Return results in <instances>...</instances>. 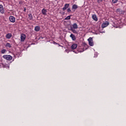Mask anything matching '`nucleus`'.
<instances>
[{"instance_id": "nucleus-1", "label": "nucleus", "mask_w": 126, "mask_h": 126, "mask_svg": "<svg viewBox=\"0 0 126 126\" xmlns=\"http://www.w3.org/2000/svg\"><path fill=\"white\" fill-rule=\"evenodd\" d=\"M2 58L6 61H11L12 60V57L11 55H5L3 56Z\"/></svg>"}, {"instance_id": "nucleus-10", "label": "nucleus", "mask_w": 126, "mask_h": 126, "mask_svg": "<svg viewBox=\"0 0 126 126\" xmlns=\"http://www.w3.org/2000/svg\"><path fill=\"white\" fill-rule=\"evenodd\" d=\"M5 37L6 39H10V38L12 37V34L10 33H8L5 35Z\"/></svg>"}, {"instance_id": "nucleus-15", "label": "nucleus", "mask_w": 126, "mask_h": 126, "mask_svg": "<svg viewBox=\"0 0 126 126\" xmlns=\"http://www.w3.org/2000/svg\"><path fill=\"white\" fill-rule=\"evenodd\" d=\"M70 38H71L72 40L73 41H75L76 38H75V35H74L73 34L71 33L70 35Z\"/></svg>"}, {"instance_id": "nucleus-19", "label": "nucleus", "mask_w": 126, "mask_h": 126, "mask_svg": "<svg viewBox=\"0 0 126 126\" xmlns=\"http://www.w3.org/2000/svg\"><path fill=\"white\" fill-rule=\"evenodd\" d=\"M1 54H5L6 53V50L5 49H2L1 50Z\"/></svg>"}, {"instance_id": "nucleus-16", "label": "nucleus", "mask_w": 126, "mask_h": 126, "mask_svg": "<svg viewBox=\"0 0 126 126\" xmlns=\"http://www.w3.org/2000/svg\"><path fill=\"white\" fill-rule=\"evenodd\" d=\"M28 15L30 20H32V19H33V16H32V14H29Z\"/></svg>"}, {"instance_id": "nucleus-5", "label": "nucleus", "mask_w": 126, "mask_h": 126, "mask_svg": "<svg viewBox=\"0 0 126 126\" xmlns=\"http://www.w3.org/2000/svg\"><path fill=\"white\" fill-rule=\"evenodd\" d=\"M9 19L10 21V22H12L13 23H14L15 22V17L12 16H10L9 17Z\"/></svg>"}, {"instance_id": "nucleus-25", "label": "nucleus", "mask_w": 126, "mask_h": 126, "mask_svg": "<svg viewBox=\"0 0 126 126\" xmlns=\"http://www.w3.org/2000/svg\"><path fill=\"white\" fill-rule=\"evenodd\" d=\"M71 31L73 33H76V31H75V30L71 29Z\"/></svg>"}, {"instance_id": "nucleus-6", "label": "nucleus", "mask_w": 126, "mask_h": 126, "mask_svg": "<svg viewBox=\"0 0 126 126\" xmlns=\"http://www.w3.org/2000/svg\"><path fill=\"white\" fill-rule=\"evenodd\" d=\"M108 25H109V22L106 21L102 24L101 25L102 28H105V27H107Z\"/></svg>"}, {"instance_id": "nucleus-24", "label": "nucleus", "mask_w": 126, "mask_h": 126, "mask_svg": "<svg viewBox=\"0 0 126 126\" xmlns=\"http://www.w3.org/2000/svg\"><path fill=\"white\" fill-rule=\"evenodd\" d=\"M102 1H103V0H97V2L98 3L102 2Z\"/></svg>"}, {"instance_id": "nucleus-14", "label": "nucleus", "mask_w": 126, "mask_h": 126, "mask_svg": "<svg viewBox=\"0 0 126 126\" xmlns=\"http://www.w3.org/2000/svg\"><path fill=\"white\" fill-rule=\"evenodd\" d=\"M40 28L39 26H36L34 28V31H36V32H38L40 31Z\"/></svg>"}, {"instance_id": "nucleus-11", "label": "nucleus", "mask_w": 126, "mask_h": 126, "mask_svg": "<svg viewBox=\"0 0 126 126\" xmlns=\"http://www.w3.org/2000/svg\"><path fill=\"white\" fill-rule=\"evenodd\" d=\"M78 8V6L76 4H74L72 6V9L74 10V11H75V9H77Z\"/></svg>"}, {"instance_id": "nucleus-3", "label": "nucleus", "mask_w": 126, "mask_h": 126, "mask_svg": "<svg viewBox=\"0 0 126 126\" xmlns=\"http://www.w3.org/2000/svg\"><path fill=\"white\" fill-rule=\"evenodd\" d=\"M84 51H85L84 48H83V47H80L78 48V52H75V53L78 54V53H82V52H84Z\"/></svg>"}, {"instance_id": "nucleus-26", "label": "nucleus", "mask_w": 126, "mask_h": 126, "mask_svg": "<svg viewBox=\"0 0 126 126\" xmlns=\"http://www.w3.org/2000/svg\"><path fill=\"white\" fill-rule=\"evenodd\" d=\"M24 11H26V8H24Z\"/></svg>"}, {"instance_id": "nucleus-12", "label": "nucleus", "mask_w": 126, "mask_h": 126, "mask_svg": "<svg viewBox=\"0 0 126 126\" xmlns=\"http://www.w3.org/2000/svg\"><path fill=\"white\" fill-rule=\"evenodd\" d=\"M71 48L72 50H75L76 48H77V44H73L71 45Z\"/></svg>"}, {"instance_id": "nucleus-18", "label": "nucleus", "mask_w": 126, "mask_h": 126, "mask_svg": "<svg viewBox=\"0 0 126 126\" xmlns=\"http://www.w3.org/2000/svg\"><path fill=\"white\" fill-rule=\"evenodd\" d=\"M5 47H7L8 48H11V45L9 43H7L5 45Z\"/></svg>"}, {"instance_id": "nucleus-28", "label": "nucleus", "mask_w": 126, "mask_h": 126, "mask_svg": "<svg viewBox=\"0 0 126 126\" xmlns=\"http://www.w3.org/2000/svg\"><path fill=\"white\" fill-rule=\"evenodd\" d=\"M1 1V0H0V2Z\"/></svg>"}, {"instance_id": "nucleus-21", "label": "nucleus", "mask_w": 126, "mask_h": 126, "mask_svg": "<svg viewBox=\"0 0 126 126\" xmlns=\"http://www.w3.org/2000/svg\"><path fill=\"white\" fill-rule=\"evenodd\" d=\"M118 0H112V3H116V2H118Z\"/></svg>"}, {"instance_id": "nucleus-7", "label": "nucleus", "mask_w": 126, "mask_h": 126, "mask_svg": "<svg viewBox=\"0 0 126 126\" xmlns=\"http://www.w3.org/2000/svg\"><path fill=\"white\" fill-rule=\"evenodd\" d=\"M0 12L1 14L4 13V8H3V6L1 4H0Z\"/></svg>"}, {"instance_id": "nucleus-13", "label": "nucleus", "mask_w": 126, "mask_h": 126, "mask_svg": "<svg viewBox=\"0 0 126 126\" xmlns=\"http://www.w3.org/2000/svg\"><path fill=\"white\" fill-rule=\"evenodd\" d=\"M41 13L43 15H47V10L46 9H43L41 10Z\"/></svg>"}, {"instance_id": "nucleus-20", "label": "nucleus", "mask_w": 126, "mask_h": 126, "mask_svg": "<svg viewBox=\"0 0 126 126\" xmlns=\"http://www.w3.org/2000/svg\"><path fill=\"white\" fill-rule=\"evenodd\" d=\"M70 16H68L65 18V20H69L70 19Z\"/></svg>"}, {"instance_id": "nucleus-2", "label": "nucleus", "mask_w": 126, "mask_h": 126, "mask_svg": "<svg viewBox=\"0 0 126 126\" xmlns=\"http://www.w3.org/2000/svg\"><path fill=\"white\" fill-rule=\"evenodd\" d=\"M88 41H89V44L90 46L91 47H93V46H94V42H93V39L92 37H90L88 39Z\"/></svg>"}, {"instance_id": "nucleus-9", "label": "nucleus", "mask_w": 126, "mask_h": 126, "mask_svg": "<svg viewBox=\"0 0 126 126\" xmlns=\"http://www.w3.org/2000/svg\"><path fill=\"white\" fill-rule=\"evenodd\" d=\"M92 17L94 21H98V18H97L96 14H93Z\"/></svg>"}, {"instance_id": "nucleus-17", "label": "nucleus", "mask_w": 126, "mask_h": 126, "mask_svg": "<svg viewBox=\"0 0 126 126\" xmlns=\"http://www.w3.org/2000/svg\"><path fill=\"white\" fill-rule=\"evenodd\" d=\"M73 28H74V29H77L78 28L77 24L76 23H74L73 25Z\"/></svg>"}, {"instance_id": "nucleus-22", "label": "nucleus", "mask_w": 126, "mask_h": 126, "mask_svg": "<svg viewBox=\"0 0 126 126\" xmlns=\"http://www.w3.org/2000/svg\"><path fill=\"white\" fill-rule=\"evenodd\" d=\"M67 12H71V10H70V8H68L67 9Z\"/></svg>"}, {"instance_id": "nucleus-4", "label": "nucleus", "mask_w": 126, "mask_h": 126, "mask_svg": "<svg viewBox=\"0 0 126 126\" xmlns=\"http://www.w3.org/2000/svg\"><path fill=\"white\" fill-rule=\"evenodd\" d=\"M25 39H26V35L24 33L22 34L21 35V42H24V41H25Z\"/></svg>"}, {"instance_id": "nucleus-27", "label": "nucleus", "mask_w": 126, "mask_h": 126, "mask_svg": "<svg viewBox=\"0 0 126 126\" xmlns=\"http://www.w3.org/2000/svg\"><path fill=\"white\" fill-rule=\"evenodd\" d=\"M36 1H39V0H35Z\"/></svg>"}, {"instance_id": "nucleus-8", "label": "nucleus", "mask_w": 126, "mask_h": 126, "mask_svg": "<svg viewBox=\"0 0 126 126\" xmlns=\"http://www.w3.org/2000/svg\"><path fill=\"white\" fill-rule=\"evenodd\" d=\"M69 7V4L66 3L64 4V7L63 8V10L64 11V10H66V9H67Z\"/></svg>"}, {"instance_id": "nucleus-23", "label": "nucleus", "mask_w": 126, "mask_h": 126, "mask_svg": "<svg viewBox=\"0 0 126 126\" xmlns=\"http://www.w3.org/2000/svg\"><path fill=\"white\" fill-rule=\"evenodd\" d=\"M116 11H117V12H119V13H121V9H120V8L117 9Z\"/></svg>"}]
</instances>
